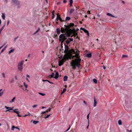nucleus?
Masks as SVG:
<instances>
[{
  "mask_svg": "<svg viewBox=\"0 0 132 132\" xmlns=\"http://www.w3.org/2000/svg\"><path fill=\"white\" fill-rule=\"evenodd\" d=\"M64 53L65 54H68L70 56L71 59L75 60H73L71 62V65L72 67V68L75 69V66H77L78 67L80 66V64L81 59H79L80 56L78 51H77L76 52L73 49L69 50V47L67 45H65V46Z\"/></svg>",
  "mask_w": 132,
  "mask_h": 132,
  "instance_id": "nucleus-1",
  "label": "nucleus"
},
{
  "mask_svg": "<svg viewBox=\"0 0 132 132\" xmlns=\"http://www.w3.org/2000/svg\"><path fill=\"white\" fill-rule=\"evenodd\" d=\"M66 29L68 31V32L65 33V34L67 36L69 37L70 36L71 34H72L73 36L75 37L77 36L76 38H78V36H77V34L76 32L75 29H69L68 28Z\"/></svg>",
  "mask_w": 132,
  "mask_h": 132,
  "instance_id": "nucleus-2",
  "label": "nucleus"
},
{
  "mask_svg": "<svg viewBox=\"0 0 132 132\" xmlns=\"http://www.w3.org/2000/svg\"><path fill=\"white\" fill-rule=\"evenodd\" d=\"M69 59H71L70 56L68 54H65L63 58L59 61V65L60 66H61L62 65H63L66 60H68Z\"/></svg>",
  "mask_w": 132,
  "mask_h": 132,
  "instance_id": "nucleus-3",
  "label": "nucleus"
},
{
  "mask_svg": "<svg viewBox=\"0 0 132 132\" xmlns=\"http://www.w3.org/2000/svg\"><path fill=\"white\" fill-rule=\"evenodd\" d=\"M74 24L73 23H70L68 26H66L64 25L65 27L64 28L62 27L61 29V31L62 33L65 32V33L68 32V31L66 30V29H68V28L69 29H70V27H73Z\"/></svg>",
  "mask_w": 132,
  "mask_h": 132,
  "instance_id": "nucleus-4",
  "label": "nucleus"
},
{
  "mask_svg": "<svg viewBox=\"0 0 132 132\" xmlns=\"http://www.w3.org/2000/svg\"><path fill=\"white\" fill-rule=\"evenodd\" d=\"M24 61L21 60L18 63V70L20 71H22L23 68V65L24 63Z\"/></svg>",
  "mask_w": 132,
  "mask_h": 132,
  "instance_id": "nucleus-5",
  "label": "nucleus"
},
{
  "mask_svg": "<svg viewBox=\"0 0 132 132\" xmlns=\"http://www.w3.org/2000/svg\"><path fill=\"white\" fill-rule=\"evenodd\" d=\"M59 41L62 43L63 42L66 40V37L64 34H62L59 36Z\"/></svg>",
  "mask_w": 132,
  "mask_h": 132,
  "instance_id": "nucleus-6",
  "label": "nucleus"
},
{
  "mask_svg": "<svg viewBox=\"0 0 132 132\" xmlns=\"http://www.w3.org/2000/svg\"><path fill=\"white\" fill-rule=\"evenodd\" d=\"M49 76H50V78H54L55 79H57L59 77V74L58 72H56V73L55 76L54 77V73H52L51 75H49Z\"/></svg>",
  "mask_w": 132,
  "mask_h": 132,
  "instance_id": "nucleus-7",
  "label": "nucleus"
},
{
  "mask_svg": "<svg viewBox=\"0 0 132 132\" xmlns=\"http://www.w3.org/2000/svg\"><path fill=\"white\" fill-rule=\"evenodd\" d=\"M5 108L6 109V110L5 111V112H6L8 111L9 112H11L10 111V110H13L12 108L11 107H7L6 106H5Z\"/></svg>",
  "mask_w": 132,
  "mask_h": 132,
  "instance_id": "nucleus-8",
  "label": "nucleus"
},
{
  "mask_svg": "<svg viewBox=\"0 0 132 132\" xmlns=\"http://www.w3.org/2000/svg\"><path fill=\"white\" fill-rule=\"evenodd\" d=\"M73 40V39L71 38H69L68 39L66 40H65V43L67 44H68L70 43V42L72 41Z\"/></svg>",
  "mask_w": 132,
  "mask_h": 132,
  "instance_id": "nucleus-9",
  "label": "nucleus"
},
{
  "mask_svg": "<svg viewBox=\"0 0 132 132\" xmlns=\"http://www.w3.org/2000/svg\"><path fill=\"white\" fill-rule=\"evenodd\" d=\"M12 1L13 3H15L16 5L19 4V2L17 0H12Z\"/></svg>",
  "mask_w": 132,
  "mask_h": 132,
  "instance_id": "nucleus-10",
  "label": "nucleus"
},
{
  "mask_svg": "<svg viewBox=\"0 0 132 132\" xmlns=\"http://www.w3.org/2000/svg\"><path fill=\"white\" fill-rule=\"evenodd\" d=\"M94 106L95 107L97 104V102L96 101L95 98V97L94 98Z\"/></svg>",
  "mask_w": 132,
  "mask_h": 132,
  "instance_id": "nucleus-11",
  "label": "nucleus"
},
{
  "mask_svg": "<svg viewBox=\"0 0 132 132\" xmlns=\"http://www.w3.org/2000/svg\"><path fill=\"white\" fill-rule=\"evenodd\" d=\"M107 15L108 16H111L113 18H117V17L115 16H114L112 15L111 14L109 13H107Z\"/></svg>",
  "mask_w": 132,
  "mask_h": 132,
  "instance_id": "nucleus-12",
  "label": "nucleus"
},
{
  "mask_svg": "<svg viewBox=\"0 0 132 132\" xmlns=\"http://www.w3.org/2000/svg\"><path fill=\"white\" fill-rule=\"evenodd\" d=\"M68 77L66 76H64L63 78V80L64 81H67L68 79Z\"/></svg>",
  "mask_w": 132,
  "mask_h": 132,
  "instance_id": "nucleus-13",
  "label": "nucleus"
},
{
  "mask_svg": "<svg viewBox=\"0 0 132 132\" xmlns=\"http://www.w3.org/2000/svg\"><path fill=\"white\" fill-rule=\"evenodd\" d=\"M1 17L3 20H5V14L4 13H2Z\"/></svg>",
  "mask_w": 132,
  "mask_h": 132,
  "instance_id": "nucleus-14",
  "label": "nucleus"
},
{
  "mask_svg": "<svg viewBox=\"0 0 132 132\" xmlns=\"http://www.w3.org/2000/svg\"><path fill=\"white\" fill-rule=\"evenodd\" d=\"M84 32H85L87 33V36H89V34L88 32V31L87 30H86V29H85V30H84Z\"/></svg>",
  "mask_w": 132,
  "mask_h": 132,
  "instance_id": "nucleus-15",
  "label": "nucleus"
},
{
  "mask_svg": "<svg viewBox=\"0 0 132 132\" xmlns=\"http://www.w3.org/2000/svg\"><path fill=\"white\" fill-rule=\"evenodd\" d=\"M14 50V49H13L11 50L9 52L8 54H10L11 53L13 52Z\"/></svg>",
  "mask_w": 132,
  "mask_h": 132,
  "instance_id": "nucleus-16",
  "label": "nucleus"
},
{
  "mask_svg": "<svg viewBox=\"0 0 132 132\" xmlns=\"http://www.w3.org/2000/svg\"><path fill=\"white\" fill-rule=\"evenodd\" d=\"M60 30L59 28L56 29V32L57 34H60Z\"/></svg>",
  "mask_w": 132,
  "mask_h": 132,
  "instance_id": "nucleus-17",
  "label": "nucleus"
},
{
  "mask_svg": "<svg viewBox=\"0 0 132 132\" xmlns=\"http://www.w3.org/2000/svg\"><path fill=\"white\" fill-rule=\"evenodd\" d=\"M92 56V54L91 53L87 54L86 55V56L88 57H90Z\"/></svg>",
  "mask_w": 132,
  "mask_h": 132,
  "instance_id": "nucleus-18",
  "label": "nucleus"
},
{
  "mask_svg": "<svg viewBox=\"0 0 132 132\" xmlns=\"http://www.w3.org/2000/svg\"><path fill=\"white\" fill-rule=\"evenodd\" d=\"M66 90V89L65 88H63L62 93L60 95H62L63 93H64Z\"/></svg>",
  "mask_w": 132,
  "mask_h": 132,
  "instance_id": "nucleus-19",
  "label": "nucleus"
},
{
  "mask_svg": "<svg viewBox=\"0 0 132 132\" xmlns=\"http://www.w3.org/2000/svg\"><path fill=\"white\" fill-rule=\"evenodd\" d=\"M15 97H14L10 101V102L11 103H12L13 102H14V101L15 100Z\"/></svg>",
  "mask_w": 132,
  "mask_h": 132,
  "instance_id": "nucleus-20",
  "label": "nucleus"
},
{
  "mask_svg": "<svg viewBox=\"0 0 132 132\" xmlns=\"http://www.w3.org/2000/svg\"><path fill=\"white\" fill-rule=\"evenodd\" d=\"M2 90V89H0V92ZM4 91L0 93V96H1L3 94Z\"/></svg>",
  "mask_w": 132,
  "mask_h": 132,
  "instance_id": "nucleus-21",
  "label": "nucleus"
},
{
  "mask_svg": "<svg viewBox=\"0 0 132 132\" xmlns=\"http://www.w3.org/2000/svg\"><path fill=\"white\" fill-rule=\"evenodd\" d=\"M73 1L72 0H70V5L71 6H72Z\"/></svg>",
  "mask_w": 132,
  "mask_h": 132,
  "instance_id": "nucleus-22",
  "label": "nucleus"
},
{
  "mask_svg": "<svg viewBox=\"0 0 132 132\" xmlns=\"http://www.w3.org/2000/svg\"><path fill=\"white\" fill-rule=\"evenodd\" d=\"M118 123L119 125H121L122 124L121 121L120 120H119L118 121Z\"/></svg>",
  "mask_w": 132,
  "mask_h": 132,
  "instance_id": "nucleus-23",
  "label": "nucleus"
},
{
  "mask_svg": "<svg viewBox=\"0 0 132 132\" xmlns=\"http://www.w3.org/2000/svg\"><path fill=\"white\" fill-rule=\"evenodd\" d=\"M38 94L39 95H41L42 96H44L46 95L45 94V93H43L40 92H39Z\"/></svg>",
  "mask_w": 132,
  "mask_h": 132,
  "instance_id": "nucleus-24",
  "label": "nucleus"
},
{
  "mask_svg": "<svg viewBox=\"0 0 132 132\" xmlns=\"http://www.w3.org/2000/svg\"><path fill=\"white\" fill-rule=\"evenodd\" d=\"M16 113L17 114L18 116L20 117H21V115L19 114V111H18L16 112Z\"/></svg>",
  "mask_w": 132,
  "mask_h": 132,
  "instance_id": "nucleus-25",
  "label": "nucleus"
},
{
  "mask_svg": "<svg viewBox=\"0 0 132 132\" xmlns=\"http://www.w3.org/2000/svg\"><path fill=\"white\" fill-rule=\"evenodd\" d=\"M38 121H34L33 122V123L35 124H36L38 122Z\"/></svg>",
  "mask_w": 132,
  "mask_h": 132,
  "instance_id": "nucleus-26",
  "label": "nucleus"
},
{
  "mask_svg": "<svg viewBox=\"0 0 132 132\" xmlns=\"http://www.w3.org/2000/svg\"><path fill=\"white\" fill-rule=\"evenodd\" d=\"M59 17H60L59 15L58 14H57V17L56 18V20L57 21L58 20H59Z\"/></svg>",
  "mask_w": 132,
  "mask_h": 132,
  "instance_id": "nucleus-27",
  "label": "nucleus"
},
{
  "mask_svg": "<svg viewBox=\"0 0 132 132\" xmlns=\"http://www.w3.org/2000/svg\"><path fill=\"white\" fill-rule=\"evenodd\" d=\"M7 46H6L1 50V53L3 52L7 47Z\"/></svg>",
  "mask_w": 132,
  "mask_h": 132,
  "instance_id": "nucleus-28",
  "label": "nucleus"
},
{
  "mask_svg": "<svg viewBox=\"0 0 132 132\" xmlns=\"http://www.w3.org/2000/svg\"><path fill=\"white\" fill-rule=\"evenodd\" d=\"M70 19V18L69 17H67L66 18L65 20L66 21L69 20Z\"/></svg>",
  "mask_w": 132,
  "mask_h": 132,
  "instance_id": "nucleus-29",
  "label": "nucleus"
},
{
  "mask_svg": "<svg viewBox=\"0 0 132 132\" xmlns=\"http://www.w3.org/2000/svg\"><path fill=\"white\" fill-rule=\"evenodd\" d=\"M93 81L95 83H97V80L95 79H93Z\"/></svg>",
  "mask_w": 132,
  "mask_h": 132,
  "instance_id": "nucleus-30",
  "label": "nucleus"
},
{
  "mask_svg": "<svg viewBox=\"0 0 132 132\" xmlns=\"http://www.w3.org/2000/svg\"><path fill=\"white\" fill-rule=\"evenodd\" d=\"M23 84L24 86L26 88H27L28 87V85L27 84H26L25 82H24L23 83Z\"/></svg>",
  "mask_w": 132,
  "mask_h": 132,
  "instance_id": "nucleus-31",
  "label": "nucleus"
},
{
  "mask_svg": "<svg viewBox=\"0 0 132 132\" xmlns=\"http://www.w3.org/2000/svg\"><path fill=\"white\" fill-rule=\"evenodd\" d=\"M18 110V109H13L12 110H13V112L16 113V112L18 111H16V110Z\"/></svg>",
  "mask_w": 132,
  "mask_h": 132,
  "instance_id": "nucleus-32",
  "label": "nucleus"
},
{
  "mask_svg": "<svg viewBox=\"0 0 132 132\" xmlns=\"http://www.w3.org/2000/svg\"><path fill=\"white\" fill-rule=\"evenodd\" d=\"M54 11H53L52 12V18L53 19L54 17V16H55V15H54Z\"/></svg>",
  "mask_w": 132,
  "mask_h": 132,
  "instance_id": "nucleus-33",
  "label": "nucleus"
},
{
  "mask_svg": "<svg viewBox=\"0 0 132 132\" xmlns=\"http://www.w3.org/2000/svg\"><path fill=\"white\" fill-rule=\"evenodd\" d=\"M50 114H47L46 116L45 117V118L46 119L48 118V117L50 116Z\"/></svg>",
  "mask_w": 132,
  "mask_h": 132,
  "instance_id": "nucleus-34",
  "label": "nucleus"
},
{
  "mask_svg": "<svg viewBox=\"0 0 132 132\" xmlns=\"http://www.w3.org/2000/svg\"><path fill=\"white\" fill-rule=\"evenodd\" d=\"M74 11V9H71L70 11V13H72V12H73Z\"/></svg>",
  "mask_w": 132,
  "mask_h": 132,
  "instance_id": "nucleus-35",
  "label": "nucleus"
},
{
  "mask_svg": "<svg viewBox=\"0 0 132 132\" xmlns=\"http://www.w3.org/2000/svg\"><path fill=\"white\" fill-rule=\"evenodd\" d=\"M2 75L3 78H5V73H2Z\"/></svg>",
  "mask_w": 132,
  "mask_h": 132,
  "instance_id": "nucleus-36",
  "label": "nucleus"
},
{
  "mask_svg": "<svg viewBox=\"0 0 132 132\" xmlns=\"http://www.w3.org/2000/svg\"><path fill=\"white\" fill-rule=\"evenodd\" d=\"M51 108H49L47 109V110L46 111V112H48V111H50Z\"/></svg>",
  "mask_w": 132,
  "mask_h": 132,
  "instance_id": "nucleus-37",
  "label": "nucleus"
},
{
  "mask_svg": "<svg viewBox=\"0 0 132 132\" xmlns=\"http://www.w3.org/2000/svg\"><path fill=\"white\" fill-rule=\"evenodd\" d=\"M37 106V105H35L32 106V107L33 108H35Z\"/></svg>",
  "mask_w": 132,
  "mask_h": 132,
  "instance_id": "nucleus-38",
  "label": "nucleus"
},
{
  "mask_svg": "<svg viewBox=\"0 0 132 132\" xmlns=\"http://www.w3.org/2000/svg\"><path fill=\"white\" fill-rule=\"evenodd\" d=\"M16 128V127H15L14 126H12V130H14V128Z\"/></svg>",
  "mask_w": 132,
  "mask_h": 132,
  "instance_id": "nucleus-39",
  "label": "nucleus"
},
{
  "mask_svg": "<svg viewBox=\"0 0 132 132\" xmlns=\"http://www.w3.org/2000/svg\"><path fill=\"white\" fill-rule=\"evenodd\" d=\"M89 114H88L87 116V119L88 120V122H89Z\"/></svg>",
  "mask_w": 132,
  "mask_h": 132,
  "instance_id": "nucleus-40",
  "label": "nucleus"
},
{
  "mask_svg": "<svg viewBox=\"0 0 132 132\" xmlns=\"http://www.w3.org/2000/svg\"><path fill=\"white\" fill-rule=\"evenodd\" d=\"M9 22H10L9 21V20H8L7 21V26L9 24Z\"/></svg>",
  "mask_w": 132,
  "mask_h": 132,
  "instance_id": "nucleus-41",
  "label": "nucleus"
},
{
  "mask_svg": "<svg viewBox=\"0 0 132 132\" xmlns=\"http://www.w3.org/2000/svg\"><path fill=\"white\" fill-rule=\"evenodd\" d=\"M80 29L81 30H82L83 31H84V30H85V29L84 28H81Z\"/></svg>",
  "mask_w": 132,
  "mask_h": 132,
  "instance_id": "nucleus-42",
  "label": "nucleus"
},
{
  "mask_svg": "<svg viewBox=\"0 0 132 132\" xmlns=\"http://www.w3.org/2000/svg\"><path fill=\"white\" fill-rule=\"evenodd\" d=\"M40 30V28H38V30L36 32L37 33Z\"/></svg>",
  "mask_w": 132,
  "mask_h": 132,
  "instance_id": "nucleus-43",
  "label": "nucleus"
},
{
  "mask_svg": "<svg viewBox=\"0 0 132 132\" xmlns=\"http://www.w3.org/2000/svg\"><path fill=\"white\" fill-rule=\"evenodd\" d=\"M27 77H28V78H30V76L28 75H27L26 76Z\"/></svg>",
  "mask_w": 132,
  "mask_h": 132,
  "instance_id": "nucleus-44",
  "label": "nucleus"
},
{
  "mask_svg": "<svg viewBox=\"0 0 132 132\" xmlns=\"http://www.w3.org/2000/svg\"><path fill=\"white\" fill-rule=\"evenodd\" d=\"M87 13L88 14H90V11H88L87 12Z\"/></svg>",
  "mask_w": 132,
  "mask_h": 132,
  "instance_id": "nucleus-45",
  "label": "nucleus"
},
{
  "mask_svg": "<svg viewBox=\"0 0 132 132\" xmlns=\"http://www.w3.org/2000/svg\"><path fill=\"white\" fill-rule=\"evenodd\" d=\"M59 20H60V21H62V19L60 17H59Z\"/></svg>",
  "mask_w": 132,
  "mask_h": 132,
  "instance_id": "nucleus-46",
  "label": "nucleus"
},
{
  "mask_svg": "<svg viewBox=\"0 0 132 132\" xmlns=\"http://www.w3.org/2000/svg\"><path fill=\"white\" fill-rule=\"evenodd\" d=\"M63 2L64 3H65L66 2V0H63Z\"/></svg>",
  "mask_w": 132,
  "mask_h": 132,
  "instance_id": "nucleus-47",
  "label": "nucleus"
},
{
  "mask_svg": "<svg viewBox=\"0 0 132 132\" xmlns=\"http://www.w3.org/2000/svg\"><path fill=\"white\" fill-rule=\"evenodd\" d=\"M127 56V55H123L122 56V57H126Z\"/></svg>",
  "mask_w": 132,
  "mask_h": 132,
  "instance_id": "nucleus-48",
  "label": "nucleus"
},
{
  "mask_svg": "<svg viewBox=\"0 0 132 132\" xmlns=\"http://www.w3.org/2000/svg\"><path fill=\"white\" fill-rule=\"evenodd\" d=\"M127 131H129V132H131V130H128V129H127Z\"/></svg>",
  "mask_w": 132,
  "mask_h": 132,
  "instance_id": "nucleus-49",
  "label": "nucleus"
},
{
  "mask_svg": "<svg viewBox=\"0 0 132 132\" xmlns=\"http://www.w3.org/2000/svg\"><path fill=\"white\" fill-rule=\"evenodd\" d=\"M46 112V111L43 112H42V114H44V113H45Z\"/></svg>",
  "mask_w": 132,
  "mask_h": 132,
  "instance_id": "nucleus-50",
  "label": "nucleus"
},
{
  "mask_svg": "<svg viewBox=\"0 0 132 132\" xmlns=\"http://www.w3.org/2000/svg\"><path fill=\"white\" fill-rule=\"evenodd\" d=\"M26 80L29 82H30V81H29V80H28V78H26Z\"/></svg>",
  "mask_w": 132,
  "mask_h": 132,
  "instance_id": "nucleus-51",
  "label": "nucleus"
},
{
  "mask_svg": "<svg viewBox=\"0 0 132 132\" xmlns=\"http://www.w3.org/2000/svg\"><path fill=\"white\" fill-rule=\"evenodd\" d=\"M27 116H28V115L25 114V115L23 116L24 117H26Z\"/></svg>",
  "mask_w": 132,
  "mask_h": 132,
  "instance_id": "nucleus-52",
  "label": "nucleus"
},
{
  "mask_svg": "<svg viewBox=\"0 0 132 132\" xmlns=\"http://www.w3.org/2000/svg\"><path fill=\"white\" fill-rule=\"evenodd\" d=\"M83 102L85 104L87 105L85 101H84Z\"/></svg>",
  "mask_w": 132,
  "mask_h": 132,
  "instance_id": "nucleus-53",
  "label": "nucleus"
},
{
  "mask_svg": "<svg viewBox=\"0 0 132 132\" xmlns=\"http://www.w3.org/2000/svg\"><path fill=\"white\" fill-rule=\"evenodd\" d=\"M28 114H27V115H28V116H30L31 114L30 113L28 112Z\"/></svg>",
  "mask_w": 132,
  "mask_h": 132,
  "instance_id": "nucleus-54",
  "label": "nucleus"
},
{
  "mask_svg": "<svg viewBox=\"0 0 132 132\" xmlns=\"http://www.w3.org/2000/svg\"><path fill=\"white\" fill-rule=\"evenodd\" d=\"M103 69H106V67H105L104 66H103Z\"/></svg>",
  "mask_w": 132,
  "mask_h": 132,
  "instance_id": "nucleus-55",
  "label": "nucleus"
},
{
  "mask_svg": "<svg viewBox=\"0 0 132 132\" xmlns=\"http://www.w3.org/2000/svg\"><path fill=\"white\" fill-rule=\"evenodd\" d=\"M47 81L49 83H52L53 84V83L52 82H50V81H48V80H47Z\"/></svg>",
  "mask_w": 132,
  "mask_h": 132,
  "instance_id": "nucleus-56",
  "label": "nucleus"
},
{
  "mask_svg": "<svg viewBox=\"0 0 132 132\" xmlns=\"http://www.w3.org/2000/svg\"><path fill=\"white\" fill-rule=\"evenodd\" d=\"M4 45H3L2 46H1V47H0V50L2 48V47Z\"/></svg>",
  "mask_w": 132,
  "mask_h": 132,
  "instance_id": "nucleus-57",
  "label": "nucleus"
},
{
  "mask_svg": "<svg viewBox=\"0 0 132 132\" xmlns=\"http://www.w3.org/2000/svg\"><path fill=\"white\" fill-rule=\"evenodd\" d=\"M18 38V37H17L15 38L14 40H15L16 39Z\"/></svg>",
  "mask_w": 132,
  "mask_h": 132,
  "instance_id": "nucleus-58",
  "label": "nucleus"
},
{
  "mask_svg": "<svg viewBox=\"0 0 132 132\" xmlns=\"http://www.w3.org/2000/svg\"><path fill=\"white\" fill-rule=\"evenodd\" d=\"M43 81H47V80H43Z\"/></svg>",
  "mask_w": 132,
  "mask_h": 132,
  "instance_id": "nucleus-59",
  "label": "nucleus"
},
{
  "mask_svg": "<svg viewBox=\"0 0 132 132\" xmlns=\"http://www.w3.org/2000/svg\"><path fill=\"white\" fill-rule=\"evenodd\" d=\"M70 127L67 130V131H68L69 129H70Z\"/></svg>",
  "mask_w": 132,
  "mask_h": 132,
  "instance_id": "nucleus-60",
  "label": "nucleus"
},
{
  "mask_svg": "<svg viewBox=\"0 0 132 132\" xmlns=\"http://www.w3.org/2000/svg\"><path fill=\"white\" fill-rule=\"evenodd\" d=\"M87 15H85V18H87Z\"/></svg>",
  "mask_w": 132,
  "mask_h": 132,
  "instance_id": "nucleus-61",
  "label": "nucleus"
},
{
  "mask_svg": "<svg viewBox=\"0 0 132 132\" xmlns=\"http://www.w3.org/2000/svg\"><path fill=\"white\" fill-rule=\"evenodd\" d=\"M46 108V107H42V109H43L44 108Z\"/></svg>",
  "mask_w": 132,
  "mask_h": 132,
  "instance_id": "nucleus-62",
  "label": "nucleus"
},
{
  "mask_svg": "<svg viewBox=\"0 0 132 132\" xmlns=\"http://www.w3.org/2000/svg\"><path fill=\"white\" fill-rule=\"evenodd\" d=\"M122 3L123 4H124L125 3V2L123 1H122Z\"/></svg>",
  "mask_w": 132,
  "mask_h": 132,
  "instance_id": "nucleus-63",
  "label": "nucleus"
},
{
  "mask_svg": "<svg viewBox=\"0 0 132 132\" xmlns=\"http://www.w3.org/2000/svg\"><path fill=\"white\" fill-rule=\"evenodd\" d=\"M36 33H37V32H35L34 33V35H35V34Z\"/></svg>",
  "mask_w": 132,
  "mask_h": 132,
  "instance_id": "nucleus-64",
  "label": "nucleus"
}]
</instances>
